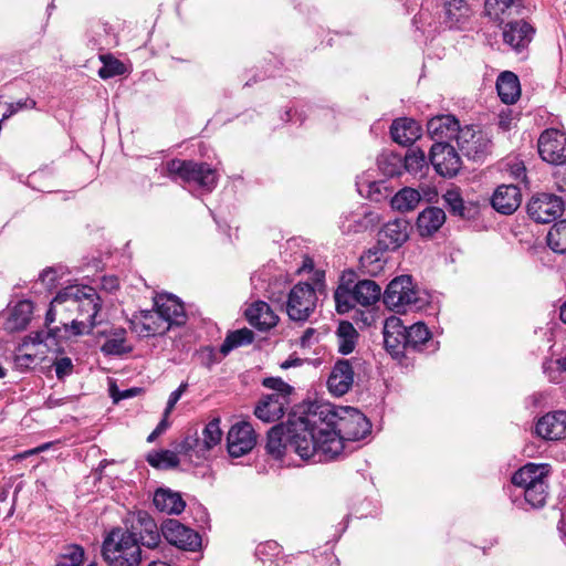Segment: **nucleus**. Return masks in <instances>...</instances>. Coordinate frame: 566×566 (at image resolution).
Instances as JSON below:
<instances>
[{
    "instance_id": "09e8293b",
    "label": "nucleus",
    "mask_w": 566,
    "mask_h": 566,
    "mask_svg": "<svg viewBox=\"0 0 566 566\" xmlns=\"http://www.w3.org/2000/svg\"><path fill=\"white\" fill-rule=\"evenodd\" d=\"M380 254L381 253L379 249H369L366 253H364L359 258L360 271L366 274H376L378 271H380L382 269Z\"/></svg>"
},
{
    "instance_id": "412c9836",
    "label": "nucleus",
    "mask_w": 566,
    "mask_h": 566,
    "mask_svg": "<svg viewBox=\"0 0 566 566\" xmlns=\"http://www.w3.org/2000/svg\"><path fill=\"white\" fill-rule=\"evenodd\" d=\"M289 419L284 423L275 424L268 431L265 451L275 460L284 457L287 450L294 452L289 437Z\"/></svg>"
},
{
    "instance_id": "6e6552de",
    "label": "nucleus",
    "mask_w": 566,
    "mask_h": 566,
    "mask_svg": "<svg viewBox=\"0 0 566 566\" xmlns=\"http://www.w3.org/2000/svg\"><path fill=\"white\" fill-rule=\"evenodd\" d=\"M564 200L553 193L534 195L527 203V213L537 223H549L562 216Z\"/></svg>"
},
{
    "instance_id": "c85d7f7f",
    "label": "nucleus",
    "mask_w": 566,
    "mask_h": 566,
    "mask_svg": "<svg viewBox=\"0 0 566 566\" xmlns=\"http://www.w3.org/2000/svg\"><path fill=\"white\" fill-rule=\"evenodd\" d=\"M420 125L411 118H397L390 126L392 140L402 146L413 144L420 137Z\"/></svg>"
},
{
    "instance_id": "8fccbe9b",
    "label": "nucleus",
    "mask_w": 566,
    "mask_h": 566,
    "mask_svg": "<svg viewBox=\"0 0 566 566\" xmlns=\"http://www.w3.org/2000/svg\"><path fill=\"white\" fill-rule=\"evenodd\" d=\"M101 61L103 62V66L98 70V75L104 78H111L116 75H122L125 73V65L119 60L114 56L101 55Z\"/></svg>"
},
{
    "instance_id": "2eb2a0df",
    "label": "nucleus",
    "mask_w": 566,
    "mask_h": 566,
    "mask_svg": "<svg viewBox=\"0 0 566 566\" xmlns=\"http://www.w3.org/2000/svg\"><path fill=\"white\" fill-rule=\"evenodd\" d=\"M409 238V223L403 219L387 222L378 232V244L381 250L395 251Z\"/></svg>"
},
{
    "instance_id": "864d4df0",
    "label": "nucleus",
    "mask_w": 566,
    "mask_h": 566,
    "mask_svg": "<svg viewBox=\"0 0 566 566\" xmlns=\"http://www.w3.org/2000/svg\"><path fill=\"white\" fill-rule=\"evenodd\" d=\"M363 219L356 222V231L375 228L380 222L379 213L371 210L368 206L360 207Z\"/></svg>"
},
{
    "instance_id": "de8ad7c7",
    "label": "nucleus",
    "mask_w": 566,
    "mask_h": 566,
    "mask_svg": "<svg viewBox=\"0 0 566 566\" xmlns=\"http://www.w3.org/2000/svg\"><path fill=\"white\" fill-rule=\"evenodd\" d=\"M84 560L82 546L73 544L64 548L60 554L56 566H80Z\"/></svg>"
},
{
    "instance_id": "0e129e2a",
    "label": "nucleus",
    "mask_w": 566,
    "mask_h": 566,
    "mask_svg": "<svg viewBox=\"0 0 566 566\" xmlns=\"http://www.w3.org/2000/svg\"><path fill=\"white\" fill-rule=\"evenodd\" d=\"M193 438H195V428L189 429L186 432L184 439L180 442L176 443L175 450L179 454L187 455L191 459V449H192Z\"/></svg>"
},
{
    "instance_id": "338daca9",
    "label": "nucleus",
    "mask_w": 566,
    "mask_h": 566,
    "mask_svg": "<svg viewBox=\"0 0 566 566\" xmlns=\"http://www.w3.org/2000/svg\"><path fill=\"white\" fill-rule=\"evenodd\" d=\"M56 277V271L53 268L43 270L39 276L40 281L45 284L48 289L55 286Z\"/></svg>"
},
{
    "instance_id": "f704fd0d",
    "label": "nucleus",
    "mask_w": 566,
    "mask_h": 566,
    "mask_svg": "<svg viewBox=\"0 0 566 566\" xmlns=\"http://www.w3.org/2000/svg\"><path fill=\"white\" fill-rule=\"evenodd\" d=\"M254 340V333L244 327L233 332H229L223 343L220 346V354L222 357L228 356L233 349L252 344Z\"/></svg>"
},
{
    "instance_id": "423d86ee",
    "label": "nucleus",
    "mask_w": 566,
    "mask_h": 566,
    "mask_svg": "<svg viewBox=\"0 0 566 566\" xmlns=\"http://www.w3.org/2000/svg\"><path fill=\"white\" fill-rule=\"evenodd\" d=\"M384 303L390 310L415 311L422 308L428 300L416 287L410 275H400L389 282L384 292Z\"/></svg>"
},
{
    "instance_id": "2f4dec72",
    "label": "nucleus",
    "mask_w": 566,
    "mask_h": 566,
    "mask_svg": "<svg viewBox=\"0 0 566 566\" xmlns=\"http://www.w3.org/2000/svg\"><path fill=\"white\" fill-rule=\"evenodd\" d=\"M496 90L503 103H515L521 95L518 77L513 72H502L496 81Z\"/></svg>"
},
{
    "instance_id": "5701e85b",
    "label": "nucleus",
    "mask_w": 566,
    "mask_h": 566,
    "mask_svg": "<svg viewBox=\"0 0 566 566\" xmlns=\"http://www.w3.org/2000/svg\"><path fill=\"white\" fill-rule=\"evenodd\" d=\"M287 406L289 399L284 395L270 394L259 401L254 415L264 422H274L284 416Z\"/></svg>"
},
{
    "instance_id": "39448f33",
    "label": "nucleus",
    "mask_w": 566,
    "mask_h": 566,
    "mask_svg": "<svg viewBox=\"0 0 566 566\" xmlns=\"http://www.w3.org/2000/svg\"><path fill=\"white\" fill-rule=\"evenodd\" d=\"M166 174L174 181L195 184L207 191H212L218 181L217 171L203 161L175 158L166 163Z\"/></svg>"
},
{
    "instance_id": "4d7b16f0",
    "label": "nucleus",
    "mask_w": 566,
    "mask_h": 566,
    "mask_svg": "<svg viewBox=\"0 0 566 566\" xmlns=\"http://www.w3.org/2000/svg\"><path fill=\"white\" fill-rule=\"evenodd\" d=\"M262 385L265 388L273 389V394H282L284 398L289 399L293 388L282 380L280 377H266L263 379Z\"/></svg>"
},
{
    "instance_id": "e433bc0d",
    "label": "nucleus",
    "mask_w": 566,
    "mask_h": 566,
    "mask_svg": "<svg viewBox=\"0 0 566 566\" xmlns=\"http://www.w3.org/2000/svg\"><path fill=\"white\" fill-rule=\"evenodd\" d=\"M421 200V196L418 190L405 187L400 189L392 198H391V207L392 209L399 212H409L415 210Z\"/></svg>"
},
{
    "instance_id": "ea45409f",
    "label": "nucleus",
    "mask_w": 566,
    "mask_h": 566,
    "mask_svg": "<svg viewBox=\"0 0 566 566\" xmlns=\"http://www.w3.org/2000/svg\"><path fill=\"white\" fill-rule=\"evenodd\" d=\"M469 6L465 0H443L444 22L450 28L457 25L469 14Z\"/></svg>"
},
{
    "instance_id": "9d476101",
    "label": "nucleus",
    "mask_w": 566,
    "mask_h": 566,
    "mask_svg": "<svg viewBox=\"0 0 566 566\" xmlns=\"http://www.w3.org/2000/svg\"><path fill=\"white\" fill-rule=\"evenodd\" d=\"M429 161L442 177H454L461 169V158L448 142H436L429 153Z\"/></svg>"
},
{
    "instance_id": "f8f14e48",
    "label": "nucleus",
    "mask_w": 566,
    "mask_h": 566,
    "mask_svg": "<svg viewBox=\"0 0 566 566\" xmlns=\"http://www.w3.org/2000/svg\"><path fill=\"white\" fill-rule=\"evenodd\" d=\"M161 534L168 543L184 551L195 552L201 546L200 535L177 520L165 521Z\"/></svg>"
},
{
    "instance_id": "c03bdc74",
    "label": "nucleus",
    "mask_w": 566,
    "mask_h": 566,
    "mask_svg": "<svg viewBox=\"0 0 566 566\" xmlns=\"http://www.w3.org/2000/svg\"><path fill=\"white\" fill-rule=\"evenodd\" d=\"M547 244L559 254L566 253V220H560L553 224L547 233Z\"/></svg>"
},
{
    "instance_id": "bb28decb",
    "label": "nucleus",
    "mask_w": 566,
    "mask_h": 566,
    "mask_svg": "<svg viewBox=\"0 0 566 566\" xmlns=\"http://www.w3.org/2000/svg\"><path fill=\"white\" fill-rule=\"evenodd\" d=\"M245 317L250 325L259 331H269L279 322V316L264 301H256L245 310Z\"/></svg>"
},
{
    "instance_id": "37998d69",
    "label": "nucleus",
    "mask_w": 566,
    "mask_h": 566,
    "mask_svg": "<svg viewBox=\"0 0 566 566\" xmlns=\"http://www.w3.org/2000/svg\"><path fill=\"white\" fill-rule=\"evenodd\" d=\"M402 159L403 169L409 174H422L423 169L428 168L427 157L424 151L420 148L409 149L405 155H402Z\"/></svg>"
},
{
    "instance_id": "79ce46f5",
    "label": "nucleus",
    "mask_w": 566,
    "mask_h": 566,
    "mask_svg": "<svg viewBox=\"0 0 566 566\" xmlns=\"http://www.w3.org/2000/svg\"><path fill=\"white\" fill-rule=\"evenodd\" d=\"M443 200L451 214L467 219L471 218L473 208L465 206L458 189L447 190V192L443 195Z\"/></svg>"
},
{
    "instance_id": "58836bf2",
    "label": "nucleus",
    "mask_w": 566,
    "mask_h": 566,
    "mask_svg": "<svg viewBox=\"0 0 566 566\" xmlns=\"http://www.w3.org/2000/svg\"><path fill=\"white\" fill-rule=\"evenodd\" d=\"M90 322L85 318L78 317L73 319L70 324L64 323L63 328L54 327L50 328V335L53 338H69L72 336H81L84 334H91L94 327H88Z\"/></svg>"
},
{
    "instance_id": "9b49d317",
    "label": "nucleus",
    "mask_w": 566,
    "mask_h": 566,
    "mask_svg": "<svg viewBox=\"0 0 566 566\" xmlns=\"http://www.w3.org/2000/svg\"><path fill=\"white\" fill-rule=\"evenodd\" d=\"M455 139L459 149L469 159L480 160L491 150V139L485 133L475 129L473 126L461 128Z\"/></svg>"
},
{
    "instance_id": "473e14b6",
    "label": "nucleus",
    "mask_w": 566,
    "mask_h": 566,
    "mask_svg": "<svg viewBox=\"0 0 566 566\" xmlns=\"http://www.w3.org/2000/svg\"><path fill=\"white\" fill-rule=\"evenodd\" d=\"M381 297V287L373 280L356 281V303L364 306H378Z\"/></svg>"
},
{
    "instance_id": "f3484780",
    "label": "nucleus",
    "mask_w": 566,
    "mask_h": 566,
    "mask_svg": "<svg viewBox=\"0 0 566 566\" xmlns=\"http://www.w3.org/2000/svg\"><path fill=\"white\" fill-rule=\"evenodd\" d=\"M535 29L526 21H510L503 30V41L514 51L521 52L526 49L533 40Z\"/></svg>"
},
{
    "instance_id": "72a5a7b5",
    "label": "nucleus",
    "mask_w": 566,
    "mask_h": 566,
    "mask_svg": "<svg viewBox=\"0 0 566 566\" xmlns=\"http://www.w3.org/2000/svg\"><path fill=\"white\" fill-rule=\"evenodd\" d=\"M32 312L33 304L31 301L23 300L18 302L9 314L7 328L11 331L24 329L31 321Z\"/></svg>"
},
{
    "instance_id": "6e6d98bb",
    "label": "nucleus",
    "mask_w": 566,
    "mask_h": 566,
    "mask_svg": "<svg viewBox=\"0 0 566 566\" xmlns=\"http://www.w3.org/2000/svg\"><path fill=\"white\" fill-rule=\"evenodd\" d=\"M380 318L379 307L369 306L364 311L356 310V324H361L360 327H369Z\"/></svg>"
},
{
    "instance_id": "b1692460",
    "label": "nucleus",
    "mask_w": 566,
    "mask_h": 566,
    "mask_svg": "<svg viewBox=\"0 0 566 566\" xmlns=\"http://www.w3.org/2000/svg\"><path fill=\"white\" fill-rule=\"evenodd\" d=\"M407 337L409 353H434L439 348V343L433 340L429 328L422 322H417L407 327Z\"/></svg>"
},
{
    "instance_id": "774afa93",
    "label": "nucleus",
    "mask_w": 566,
    "mask_h": 566,
    "mask_svg": "<svg viewBox=\"0 0 566 566\" xmlns=\"http://www.w3.org/2000/svg\"><path fill=\"white\" fill-rule=\"evenodd\" d=\"M33 361H34V357L29 354L19 355L15 357V360H14L17 368H19L20 370L29 369L30 365Z\"/></svg>"
},
{
    "instance_id": "aec40b11",
    "label": "nucleus",
    "mask_w": 566,
    "mask_h": 566,
    "mask_svg": "<svg viewBox=\"0 0 566 566\" xmlns=\"http://www.w3.org/2000/svg\"><path fill=\"white\" fill-rule=\"evenodd\" d=\"M551 465L547 463H526L518 469L512 476V483L516 486L526 489L533 484L548 482Z\"/></svg>"
},
{
    "instance_id": "680f3d73",
    "label": "nucleus",
    "mask_w": 566,
    "mask_h": 566,
    "mask_svg": "<svg viewBox=\"0 0 566 566\" xmlns=\"http://www.w3.org/2000/svg\"><path fill=\"white\" fill-rule=\"evenodd\" d=\"M55 375L57 379L63 380L66 376L73 373V363L70 357L56 358L53 363Z\"/></svg>"
},
{
    "instance_id": "4be33fe9",
    "label": "nucleus",
    "mask_w": 566,
    "mask_h": 566,
    "mask_svg": "<svg viewBox=\"0 0 566 566\" xmlns=\"http://www.w3.org/2000/svg\"><path fill=\"white\" fill-rule=\"evenodd\" d=\"M522 201V193L515 185L499 186L492 198V207L502 214H512L517 210Z\"/></svg>"
},
{
    "instance_id": "13d9d810",
    "label": "nucleus",
    "mask_w": 566,
    "mask_h": 566,
    "mask_svg": "<svg viewBox=\"0 0 566 566\" xmlns=\"http://www.w3.org/2000/svg\"><path fill=\"white\" fill-rule=\"evenodd\" d=\"M373 424L370 420L356 409V441L364 440L371 434Z\"/></svg>"
},
{
    "instance_id": "a18cd8bd",
    "label": "nucleus",
    "mask_w": 566,
    "mask_h": 566,
    "mask_svg": "<svg viewBox=\"0 0 566 566\" xmlns=\"http://www.w3.org/2000/svg\"><path fill=\"white\" fill-rule=\"evenodd\" d=\"M548 497V482L533 484L524 489V499L533 509H541Z\"/></svg>"
},
{
    "instance_id": "4468645a",
    "label": "nucleus",
    "mask_w": 566,
    "mask_h": 566,
    "mask_svg": "<svg viewBox=\"0 0 566 566\" xmlns=\"http://www.w3.org/2000/svg\"><path fill=\"white\" fill-rule=\"evenodd\" d=\"M536 434L546 441L566 438V411L556 410L542 416L535 424Z\"/></svg>"
},
{
    "instance_id": "e2e57ef3",
    "label": "nucleus",
    "mask_w": 566,
    "mask_h": 566,
    "mask_svg": "<svg viewBox=\"0 0 566 566\" xmlns=\"http://www.w3.org/2000/svg\"><path fill=\"white\" fill-rule=\"evenodd\" d=\"M199 358L200 364L207 368H211L221 360V357H218L216 349L211 346L201 348L199 352Z\"/></svg>"
},
{
    "instance_id": "cd10ccee",
    "label": "nucleus",
    "mask_w": 566,
    "mask_h": 566,
    "mask_svg": "<svg viewBox=\"0 0 566 566\" xmlns=\"http://www.w3.org/2000/svg\"><path fill=\"white\" fill-rule=\"evenodd\" d=\"M335 308L338 314H346L354 308V270L348 269L339 277L334 292Z\"/></svg>"
},
{
    "instance_id": "a211bd4d",
    "label": "nucleus",
    "mask_w": 566,
    "mask_h": 566,
    "mask_svg": "<svg viewBox=\"0 0 566 566\" xmlns=\"http://www.w3.org/2000/svg\"><path fill=\"white\" fill-rule=\"evenodd\" d=\"M354 369L348 359H338L327 379L328 391L335 397H342L352 387Z\"/></svg>"
},
{
    "instance_id": "4c0bfd02",
    "label": "nucleus",
    "mask_w": 566,
    "mask_h": 566,
    "mask_svg": "<svg viewBox=\"0 0 566 566\" xmlns=\"http://www.w3.org/2000/svg\"><path fill=\"white\" fill-rule=\"evenodd\" d=\"M133 350L132 346L126 345V331L116 328L101 347V352L106 356H120Z\"/></svg>"
},
{
    "instance_id": "69168bd1",
    "label": "nucleus",
    "mask_w": 566,
    "mask_h": 566,
    "mask_svg": "<svg viewBox=\"0 0 566 566\" xmlns=\"http://www.w3.org/2000/svg\"><path fill=\"white\" fill-rule=\"evenodd\" d=\"M209 449L203 446L202 437L199 436L198 430L195 428V438L192 442L191 449V458L196 457L198 461H201L207 458V453Z\"/></svg>"
},
{
    "instance_id": "20e7f679",
    "label": "nucleus",
    "mask_w": 566,
    "mask_h": 566,
    "mask_svg": "<svg viewBox=\"0 0 566 566\" xmlns=\"http://www.w3.org/2000/svg\"><path fill=\"white\" fill-rule=\"evenodd\" d=\"M53 303H65L66 310H76L78 317L90 322L88 327H95L102 322L97 319L102 308L101 296L92 286H67L55 295Z\"/></svg>"
},
{
    "instance_id": "393cba45",
    "label": "nucleus",
    "mask_w": 566,
    "mask_h": 566,
    "mask_svg": "<svg viewBox=\"0 0 566 566\" xmlns=\"http://www.w3.org/2000/svg\"><path fill=\"white\" fill-rule=\"evenodd\" d=\"M427 130L433 140L448 142L457 138L461 127L453 115H439L428 120Z\"/></svg>"
},
{
    "instance_id": "ddd939ff",
    "label": "nucleus",
    "mask_w": 566,
    "mask_h": 566,
    "mask_svg": "<svg viewBox=\"0 0 566 566\" xmlns=\"http://www.w3.org/2000/svg\"><path fill=\"white\" fill-rule=\"evenodd\" d=\"M256 443L253 427L249 422L233 424L227 436L228 452L233 458H240L250 452Z\"/></svg>"
},
{
    "instance_id": "a878e982",
    "label": "nucleus",
    "mask_w": 566,
    "mask_h": 566,
    "mask_svg": "<svg viewBox=\"0 0 566 566\" xmlns=\"http://www.w3.org/2000/svg\"><path fill=\"white\" fill-rule=\"evenodd\" d=\"M485 13L490 19L503 23L506 20L521 15L524 11L523 0H485Z\"/></svg>"
},
{
    "instance_id": "5fc2aeb1",
    "label": "nucleus",
    "mask_w": 566,
    "mask_h": 566,
    "mask_svg": "<svg viewBox=\"0 0 566 566\" xmlns=\"http://www.w3.org/2000/svg\"><path fill=\"white\" fill-rule=\"evenodd\" d=\"M130 328L143 337L155 336L156 332L159 331L146 323V315L144 311L140 312L139 316H134L130 319Z\"/></svg>"
},
{
    "instance_id": "1a4fd4ad",
    "label": "nucleus",
    "mask_w": 566,
    "mask_h": 566,
    "mask_svg": "<svg viewBox=\"0 0 566 566\" xmlns=\"http://www.w3.org/2000/svg\"><path fill=\"white\" fill-rule=\"evenodd\" d=\"M384 344L386 350L395 359H401L409 354V340L407 337V326L397 316H390L384 322Z\"/></svg>"
},
{
    "instance_id": "bf43d9fd",
    "label": "nucleus",
    "mask_w": 566,
    "mask_h": 566,
    "mask_svg": "<svg viewBox=\"0 0 566 566\" xmlns=\"http://www.w3.org/2000/svg\"><path fill=\"white\" fill-rule=\"evenodd\" d=\"M144 313L146 315V323L159 329L156 332V335H163L171 328L169 323L157 311H144Z\"/></svg>"
},
{
    "instance_id": "052dcab7",
    "label": "nucleus",
    "mask_w": 566,
    "mask_h": 566,
    "mask_svg": "<svg viewBox=\"0 0 566 566\" xmlns=\"http://www.w3.org/2000/svg\"><path fill=\"white\" fill-rule=\"evenodd\" d=\"M35 106H36V102L30 97L19 99L14 103H9L7 112L2 115V120L8 119L9 117L14 115L19 111L33 109V108H35Z\"/></svg>"
},
{
    "instance_id": "3c124183",
    "label": "nucleus",
    "mask_w": 566,
    "mask_h": 566,
    "mask_svg": "<svg viewBox=\"0 0 566 566\" xmlns=\"http://www.w3.org/2000/svg\"><path fill=\"white\" fill-rule=\"evenodd\" d=\"M222 431L220 429V420L214 418L210 420L202 430L203 446L209 451L221 442Z\"/></svg>"
},
{
    "instance_id": "49530a36",
    "label": "nucleus",
    "mask_w": 566,
    "mask_h": 566,
    "mask_svg": "<svg viewBox=\"0 0 566 566\" xmlns=\"http://www.w3.org/2000/svg\"><path fill=\"white\" fill-rule=\"evenodd\" d=\"M336 335L339 338L338 352L348 355L354 350V325L348 321H340Z\"/></svg>"
},
{
    "instance_id": "a19ab883",
    "label": "nucleus",
    "mask_w": 566,
    "mask_h": 566,
    "mask_svg": "<svg viewBox=\"0 0 566 566\" xmlns=\"http://www.w3.org/2000/svg\"><path fill=\"white\" fill-rule=\"evenodd\" d=\"M178 452L171 450H160L149 452L146 457L149 465L156 469L169 470L179 464Z\"/></svg>"
},
{
    "instance_id": "c9c22d12",
    "label": "nucleus",
    "mask_w": 566,
    "mask_h": 566,
    "mask_svg": "<svg viewBox=\"0 0 566 566\" xmlns=\"http://www.w3.org/2000/svg\"><path fill=\"white\" fill-rule=\"evenodd\" d=\"M377 165L382 175L390 178L405 171L402 155L392 150H384L377 158Z\"/></svg>"
},
{
    "instance_id": "0eeeda50",
    "label": "nucleus",
    "mask_w": 566,
    "mask_h": 566,
    "mask_svg": "<svg viewBox=\"0 0 566 566\" xmlns=\"http://www.w3.org/2000/svg\"><path fill=\"white\" fill-rule=\"evenodd\" d=\"M538 155L545 163L554 166L566 165V132L547 128L537 140Z\"/></svg>"
},
{
    "instance_id": "c756f323",
    "label": "nucleus",
    "mask_w": 566,
    "mask_h": 566,
    "mask_svg": "<svg viewBox=\"0 0 566 566\" xmlns=\"http://www.w3.org/2000/svg\"><path fill=\"white\" fill-rule=\"evenodd\" d=\"M446 212L438 207H427L422 210L416 221V227L421 237L433 235L444 223Z\"/></svg>"
},
{
    "instance_id": "7c9ffc66",
    "label": "nucleus",
    "mask_w": 566,
    "mask_h": 566,
    "mask_svg": "<svg viewBox=\"0 0 566 566\" xmlns=\"http://www.w3.org/2000/svg\"><path fill=\"white\" fill-rule=\"evenodd\" d=\"M153 503L158 511L166 514H180L186 507L180 493L164 488L156 490Z\"/></svg>"
},
{
    "instance_id": "f03ea898",
    "label": "nucleus",
    "mask_w": 566,
    "mask_h": 566,
    "mask_svg": "<svg viewBox=\"0 0 566 566\" xmlns=\"http://www.w3.org/2000/svg\"><path fill=\"white\" fill-rule=\"evenodd\" d=\"M102 555L108 566H139L142 549L135 532L114 528L105 537Z\"/></svg>"
},
{
    "instance_id": "603ef678",
    "label": "nucleus",
    "mask_w": 566,
    "mask_h": 566,
    "mask_svg": "<svg viewBox=\"0 0 566 566\" xmlns=\"http://www.w3.org/2000/svg\"><path fill=\"white\" fill-rule=\"evenodd\" d=\"M279 554V545L275 542H266L259 544L255 549V564H269L268 566H275L272 557Z\"/></svg>"
},
{
    "instance_id": "f257e3e1",
    "label": "nucleus",
    "mask_w": 566,
    "mask_h": 566,
    "mask_svg": "<svg viewBox=\"0 0 566 566\" xmlns=\"http://www.w3.org/2000/svg\"><path fill=\"white\" fill-rule=\"evenodd\" d=\"M337 420L335 407L325 401L310 402L302 411L290 413L289 437L294 452L314 463L336 460L344 450Z\"/></svg>"
},
{
    "instance_id": "6ab92c4d",
    "label": "nucleus",
    "mask_w": 566,
    "mask_h": 566,
    "mask_svg": "<svg viewBox=\"0 0 566 566\" xmlns=\"http://www.w3.org/2000/svg\"><path fill=\"white\" fill-rule=\"evenodd\" d=\"M130 532L136 533L139 546L155 548L161 541V528L159 530L153 517L146 512H139L137 521L132 525Z\"/></svg>"
},
{
    "instance_id": "7ed1b4c3",
    "label": "nucleus",
    "mask_w": 566,
    "mask_h": 566,
    "mask_svg": "<svg viewBox=\"0 0 566 566\" xmlns=\"http://www.w3.org/2000/svg\"><path fill=\"white\" fill-rule=\"evenodd\" d=\"M274 285L269 289V298L272 302L285 306L290 319L295 322H305L315 311L317 296L314 287L310 283L295 284L287 294L275 292Z\"/></svg>"
},
{
    "instance_id": "dca6fc26",
    "label": "nucleus",
    "mask_w": 566,
    "mask_h": 566,
    "mask_svg": "<svg viewBox=\"0 0 566 566\" xmlns=\"http://www.w3.org/2000/svg\"><path fill=\"white\" fill-rule=\"evenodd\" d=\"M156 311L169 323V326H181L187 321L184 304L172 294H159L154 301Z\"/></svg>"
}]
</instances>
